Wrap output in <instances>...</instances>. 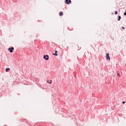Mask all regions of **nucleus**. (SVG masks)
<instances>
[{
  "label": "nucleus",
  "mask_w": 126,
  "mask_h": 126,
  "mask_svg": "<svg viewBox=\"0 0 126 126\" xmlns=\"http://www.w3.org/2000/svg\"><path fill=\"white\" fill-rule=\"evenodd\" d=\"M109 54L107 53L106 55V60H107V61H110L111 60V59L110 58V56H109Z\"/></svg>",
  "instance_id": "obj_1"
},
{
  "label": "nucleus",
  "mask_w": 126,
  "mask_h": 126,
  "mask_svg": "<svg viewBox=\"0 0 126 126\" xmlns=\"http://www.w3.org/2000/svg\"><path fill=\"white\" fill-rule=\"evenodd\" d=\"M65 3L66 4H69V3H71V0H65Z\"/></svg>",
  "instance_id": "obj_2"
},
{
  "label": "nucleus",
  "mask_w": 126,
  "mask_h": 126,
  "mask_svg": "<svg viewBox=\"0 0 126 126\" xmlns=\"http://www.w3.org/2000/svg\"><path fill=\"white\" fill-rule=\"evenodd\" d=\"M43 59H45L46 61H48V60H49V56L44 55Z\"/></svg>",
  "instance_id": "obj_3"
},
{
  "label": "nucleus",
  "mask_w": 126,
  "mask_h": 126,
  "mask_svg": "<svg viewBox=\"0 0 126 126\" xmlns=\"http://www.w3.org/2000/svg\"><path fill=\"white\" fill-rule=\"evenodd\" d=\"M13 50H14V48L13 47L8 48V51H10V53H12V51H13Z\"/></svg>",
  "instance_id": "obj_4"
},
{
  "label": "nucleus",
  "mask_w": 126,
  "mask_h": 126,
  "mask_svg": "<svg viewBox=\"0 0 126 126\" xmlns=\"http://www.w3.org/2000/svg\"><path fill=\"white\" fill-rule=\"evenodd\" d=\"M54 56H58V51H55V54H54Z\"/></svg>",
  "instance_id": "obj_5"
},
{
  "label": "nucleus",
  "mask_w": 126,
  "mask_h": 126,
  "mask_svg": "<svg viewBox=\"0 0 126 126\" xmlns=\"http://www.w3.org/2000/svg\"><path fill=\"white\" fill-rule=\"evenodd\" d=\"M5 70H6V72H7V71H9L10 70V69H9V68H6L5 69Z\"/></svg>",
  "instance_id": "obj_6"
},
{
  "label": "nucleus",
  "mask_w": 126,
  "mask_h": 126,
  "mask_svg": "<svg viewBox=\"0 0 126 126\" xmlns=\"http://www.w3.org/2000/svg\"><path fill=\"white\" fill-rule=\"evenodd\" d=\"M59 15L60 16H62V15H63V12H61L59 13Z\"/></svg>",
  "instance_id": "obj_7"
},
{
  "label": "nucleus",
  "mask_w": 126,
  "mask_h": 126,
  "mask_svg": "<svg viewBox=\"0 0 126 126\" xmlns=\"http://www.w3.org/2000/svg\"><path fill=\"white\" fill-rule=\"evenodd\" d=\"M121 16H119V17H118V21H120V20H121Z\"/></svg>",
  "instance_id": "obj_8"
},
{
  "label": "nucleus",
  "mask_w": 126,
  "mask_h": 126,
  "mask_svg": "<svg viewBox=\"0 0 126 126\" xmlns=\"http://www.w3.org/2000/svg\"><path fill=\"white\" fill-rule=\"evenodd\" d=\"M115 14H116V15L118 14V11H116L115 12Z\"/></svg>",
  "instance_id": "obj_9"
},
{
  "label": "nucleus",
  "mask_w": 126,
  "mask_h": 126,
  "mask_svg": "<svg viewBox=\"0 0 126 126\" xmlns=\"http://www.w3.org/2000/svg\"><path fill=\"white\" fill-rule=\"evenodd\" d=\"M122 103H123V104H126V102H125V101H123Z\"/></svg>",
  "instance_id": "obj_10"
},
{
  "label": "nucleus",
  "mask_w": 126,
  "mask_h": 126,
  "mask_svg": "<svg viewBox=\"0 0 126 126\" xmlns=\"http://www.w3.org/2000/svg\"><path fill=\"white\" fill-rule=\"evenodd\" d=\"M122 29H125V27H122Z\"/></svg>",
  "instance_id": "obj_11"
},
{
  "label": "nucleus",
  "mask_w": 126,
  "mask_h": 126,
  "mask_svg": "<svg viewBox=\"0 0 126 126\" xmlns=\"http://www.w3.org/2000/svg\"><path fill=\"white\" fill-rule=\"evenodd\" d=\"M117 75H118V76H119V75H120V74L118 73V74H117Z\"/></svg>",
  "instance_id": "obj_12"
},
{
  "label": "nucleus",
  "mask_w": 126,
  "mask_h": 126,
  "mask_svg": "<svg viewBox=\"0 0 126 126\" xmlns=\"http://www.w3.org/2000/svg\"><path fill=\"white\" fill-rule=\"evenodd\" d=\"M50 84H51L52 83L51 82H49Z\"/></svg>",
  "instance_id": "obj_13"
}]
</instances>
